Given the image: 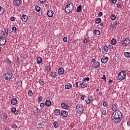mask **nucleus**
<instances>
[{
	"label": "nucleus",
	"instance_id": "obj_1",
	"mask_svg": "<svg viewBox=\"0 0 130 130\" xmlns=\"http://www.w3.org/2000/svg\"><path fill=\"white\" fill-rule=\"evenodd\" d=\"M121 113L120 111H116L112 115V119L113 121L117 123L121 121Z\"/></svg>",
	"mask_w": 130,
	"mask_h": 130
},
{
	"label": "nucleus",
	"instance_id": "obj_2",
	"mask_svg": "<svg viewBox=\"0 0 130 130\" xmlns=\"http://www.w3.org/2000/svg\"><path fill=\"white\" fill-rule=\"evenodd\" d=\"M74 10V4L70 3L68 4L66 7L64 9V12L66 14H70L72 11Z\"/></svg>",
	"mask_w": 130,
	"mask_h": 130
},
{
	"label": "nucleus",
	"instance_id": "obj_3",
	"mask_svg": "<svg viewBox=\"0 0 130 130\" xmlns=\"http://www.w3.org/2000/svg\"><path fill=\"white\" fill-rule=\"evenodd\" d=\"M125 77H126V75L124 71H121L118 74V79L119 80V81H122L124 80V79H125Z\"/></svg>",
	"mask_w": 130,
	"mask_h": 130
},
{
	"label": "nucleus",
	"instance_id": "obj_4",
	"mask_svg": "<svg viewBox=\"0 0 130 130\" xmlns=\"http://www.w3.org/2000/svg\"><path fill=\"white\" fill-rule=\"evenodd\" d=\"M76 110L78 113L82 114L84 111V107L81 104H78L76 106Z\"/></svg>",
	"mask_w": 130,
	"mask_h": 130
},
{
	"label": "nucleus",
	"instance_id": "obj_5",
	"mask_svg": "<svg viewBox=\"0 0 130 130\" xmlns=\"http://www.w3.org/2000/svg\"><path fill=\"white\" fill-rule=\"evenodd\" d=\"M12 73H7L4 75V78L6 81H10L12 79Z\"/></svg>",
	"mask_w": 130,
	"mask_h": 130
},
{
	"label": "nucleus",
	"instance_id": "obj_6",
	"mask_svg": "<svg viewBox=\"0 0 130 130\" xmlns=\"http://www.w3.org/2000/svg\"><path fill=\"white\" fill-rule=\"evenodd\" d=\"M130 43V40L128 38L125 39L124 41H122L121 44L122 46H126Z\"/></svg>",
	"mask_w": 130,
	"mask_h": 130
},
{
	"label": "nucleus",
	"instance_id": "obj_7",
	"mask_svg": "<svg viewBox=\"0 0 130 130\" xmlns=\"http://www.w3.org/2000/svg\"><path fill=\"white\" fill-rule=\"evenodd\" d=\"M7 43V40L5 39V37L0 36V45H5Z\"/></svg>",
	"mask_w": 130,
	"mask_h": 130
},
{
	"label": "nucleus",
	"instance_id": "obj_8",
	"mask_svg": "<svg viewBox=\"0 0 130 130\" xmlns=\"http://www.w3.org/2000/svg\"><path fill=\"white\" fill-rule=\"evenodd\" d=\"M109 59V58H108V57L103 56L101 59V62L102 63H106V62L108 61Z\"/></svg>",
	"mask_w": 130,
	"mask_h": 130
},
{
	"label": "nucleus",
	"instance_id": "obj_9",
	"mask_svg": "<svg viewBox=\"0 0 130 130\" xmlns=\"http://www.w3.org/2000/svg\"><path fill=\"white\" fill-rule=\"evenodd\" d=\"M11 103L13 105H16L18 103V100L17 99L13 98L11 100Z\"/></svg>",
	"mask_w": 130,
	"mask_h": 130
},
{
	"label": "nucleus",
	"instance_id": "obj_10",
	"mask_svg": "<svg viewBox=\"0 0 130 130\" xmlns=\"http://www.w3.org/2000/svg\"><path fill=\"white\" fill-rule=\"evenodd\" d=\"M69 113L67 111H62L61 112V115L62 117H68Z\"/></svg>",
	"mask_w": 130,
	"mask_h": 130
},
{
	"label": "nucleus",
	"instance_id": "obj_11",
	"mask_svg": "<svg viewBox=\"0 0 130 130\" xmlns=\"http://www.w3.org/2000/svg\"><path fill=\"white\" fill-rule=\"evenodd\" d=\"M21 20L22 21V22H27V21H28V16L23 14L22 16H21Z\"/></svg>",
	"mask_w": 130,
	"mask_h": 130
},
{
	"label": "nucleus",
	"instance_id": "obj_12",
	"mask_svg": "<svg viewBox=\"0 0 130 130\" xmlns=\"http://www.w3.org/2000/svg\"><path fill=\"white\" fill-rule=\"evenodd\" d=\"M118 107V106L116 104H113L112 105V110L113 111H116L117 110V108Z\"/></svg>",
	"mask_w": 130,
	"mask_h": 130
},
{
	"label": "nucleus",
	"instance_id": "obj_13",
	"mask_svg": "<svg viewBox=\"0 0 130 130\" xmlns=\"http://www.w3.org/2000/svg\"><path fill=\"white\" fill-rule=\"evenodd\" d=\"M47 16L49 18H52L53 17V11L52 10H49L47 12Z\"/></svg>",
	"mask_w": 130,
	"mask_h": 130
},
{
	"label": "nucleus",
	"instance_id": "obj_14",
	"mask_svg": "<svg viewBox=\"0 0 130 130\" xmlns=\"http://www.w3.org/2000/svg\"><path fill=\"white\" fill-rule=\"evenodd\" d=\"M58 74L59 75H63L64 74V70L62 68H60L58 70Z\"/></svg>",
	"mask_w": 130,
	"mask_h": 130
},
{
	"label": "nucleus",
	"instance_id": "obj_15",
	"mask_svg": "<svg viewBox=\"0 0 130 130\" xmlns=\"http://www.w3.org/2000/svg\"><path fill=\"white\" fill-rule=\"evenodd\" d=\"M34 113L35 115H39V114L40 113V110H39V109L36 108L34 110Z\"/></svg>",
	"mask_w": 130,
	"mask_h": 130
},
{
	"label": "nucleus",
	"instance_id": "obj_16",
	"mask_svg": "<svg viewBox=\"0 0 130 130\" xmlns=\"http://www.w3.org/2000/svg\"><path fill=\"white\" fill-rule=\"evenodd\" d=\"M111 48V46L108 45V46H104L103 47L104 51H106V52H107L108 50H109V48Z\"/></svg>",
	"mask_w": 130,
	"mask_h": 130
},
{
	"label": "nucleus",
	"instance_id": "obj_17",
	"mask_svg": "<svg viewBox=\"0 0 130 130\" xmlns=\"http://www.w3.org/2000/svg\"><path fill=\"white\" fill-rule=\"evenodd\" d=\"M61 106L62 108H63L64 109H68L69 108V106H68V105L64 103H62L61 104Z\"/></svg>",
	"mask_w": 130,
	"mask_h": 130
},
{
	"label": "nucleus",
	"instance_id": "obj_18",
	"mask_svg": "<svg viewBox=\"0 0 130 130\" xmlns=\"http://www.w3.org/2000/svg\"><path fill=\"white\" fill-rule=\"evenodd\" d=\"M94 68H95V69H98V68H99L100 67V62L98 61H96L93 64Z\"/></svg>",
	"mask_w": 130,
	"mask_h": 130
},
{
	"label": "nucleus",
	"instance_id": "obj_19",
	"mask_svg": "<svg viewBox=\"0 0 130 130\" xmlns=\"http://www.w3.org/2000/svg\"><path fill=\"white\" fill-rule=\"evenodd\" d=\"M50 76L51 78H56V72H52L50 73Z\"/></svg>",
	"mask_w": 130,
	"mask_h": 130
},
{
	"label": "nucleus",
	"instance_id": "obj_20",
	"mask_svg": "<svg viewBox=\"0 0 130 130\" xmlns=\"http://www.w3.org/2000/svg\"><path fill=\"white\" fill-rule=\"evenodd\" d=\"M54 114L56 116H58L60 114V111L58 109H55L54 111Z\"/></svg>",
	"mask_w": 130,
	"mask_h": 130
},
{
	"label": "nucleus",
	"instance_id": "obj_21",
	"mask_svg": "<svg viewBox=\"0 0 130 130\" xmlns=\"http://www.w3.org/2000/svg\"><path fill=\"white\" fill-rule=\"evenodd\" d=\"M72 85L71 83H67L65 85V88L67 89H71L72 88Z\"/></svg>",
	"mask_w": 130,
	"mask_h": 130
},
{
	"label": "nucleus",
	"instance_id": "obj_22",
	"mask_svg": "<svg viewBox=\"0 0 130 130\" xmlns=\"http://www.w3.org/2000/svg\"><path fill=\"white\" fill-rule=\"evenodd\" d=\"M45 105H46V106H47L48 107H49L51 105V102L49 100H47L45 102Z\"/></svg>",
	"mask_w": 130,
	"mask_h": 130
},
{
	"label": "nucleus",
	"instance_id": "obj_23",
	"mask_svg": "<svg viewBox=\"0 0 130 130\" xmlns=\"http://www.w3.org/2000/svg\"><path fill=\"white\" fill-rule=\"evenodd\" d=\"M81 11H82V5H79L77 8L76 12H77V13H80V12H81Z\"/></svg>",
	"mask_w": 130,
	"mask_h": 130
},
{
	"label": "nucleus",
	"instance_id": "obj_24",
	"mask_svg": "<svg viewBox=\"0 0 130 130\" xmlns=\"http://www.w3.org/2000/svg\"><path fill=\"white\" fill-rule=\"evenodd\" d=\"M21 1L20 0H15L14 2V5L16 6H20Z\"/></svg>",
	"mask_w": 130,
	"mask_h": 130
},
{
	"label": "nucleus",
	"instance_id": "obj_25",
	"mask_svg": "<svg viewBox=\"0 0 130 130\" xmlns=\"http://www.w3.org/2000/svg\"><path fill=\"white\" fill-rule=\"evenodd\" d=\"M87 86H88V84L87 83H86V82H83L81 84V88H86V87H87Z\"/></svg>",
	"mask_w": 130,
	"mask_h": 130
},
{
	"label": "nucleus",
	"instance_id": "obj_26",
	"mask_svg": "<svg viewBox=\"0 0 130 130\" xmlns=\"http://www.w3.org/2000/svg\"><path fill=\"white\" fill-rule=\"evenodd\" d=\"M37 63H38L39 64L41 63V62H42V58L39 57L37 59Z\"/></svg>",
	"mask_w": 130,
	"mask_h": 130
},
{
	"label": "nucleus",
	"instance_id": "obj_27",
	"mask_svg": "<svg viewBox=\"0 0 130 130\" xmlns=\"http://www.w3.org/2000/svg\"><path fill=\"white\" fill-rule=\"evenodd\" d=\"M124 55L125 57L128 58L130 57V52H124Z\"/></svg>",
	"mask_w": 130,
	"mask_h": 130
},
{
	"label": "nucleus",
	"instance_id": "obj_28",
	"mask_svg": "<svg viewBox=\"0 0 130 130\" xmlns=\"http://www.w3.org/2000/svg\"><path fill=\"white\" fill-rule=\"evenodd\" d=\"M93 33L95 35H100L101 32L99 30L95 29L94 30Z\"/></svg>",
	"mask_w": 130,
	"mask_h": 130
},
{
	"label": "nucleus",
	"instance_id": "obj_29",
	"mask_svg": "<svg viewBox=\"0 0 130 130\" xmlns=\"http://www.w3.org/2000/svg\"><path fill=\"white\" fill-rule=\"evenodd\" d=\"M5 13V9L0 6V15H3Z\"/></svg>",
	"mask_w": 130,
	"mask_h": 130
},
{
	"label": "nucleus",
	"instance_id": "obj_30",
	"mask_svg": "<svg viewBox=\"0 0 130 130\" xmlns=\"http://www.w3.org/2000/svg\"><path fill=\"white\" fill-rule=\"evenodd\" d=\"M102 20L101 18H98L95 20V23L96 24H100L101 23Z\"/></svg>",
	"mask_w": 130,
	"mask_h": 130
},
{
	"label": "nucleus",
	"instance_id": "obj_31",
	"mask_svg": "<svg viewBox=\"0 0 130 130\" xmlns=\"http://www.w3.org/2000/svg\"><path fill=\"white\" fill-rule=\"evenodd\" d=\"M35 9L36 11L38 12H39L41 10V8L38 6H36L35 7Z\"/></svg>",
	"mask_w": 130,
	"mask_h": 130
},
{
	"label": "nucleus",
	"instance_id": "obj_32",
	"mask_svg": "<svg viewBox=\"0 0 130 130\" xmlns=\"http://www.w3.org/2000/svg\"><path fill=\"white\" fill-rule=\"evenodd\" d=\"M111 44L112 45H115L116 44V40L113 39L111 41Z\"/></svg>",
	"mask_w": 130,
	"mask_h": 130
},
{
	"label": "nucleus",
	"instance_id": "obj_33",
	"mask_svg": "<svg viewBox=\"0 0 130 130\" xmlns=\"http://www.w3.org/2000/svg\"><path fill=\"white\" fill-rule=\"evenodd\" d=\"M1 116L3 118V119H5V118H7V117H8V115H7V113H3Z\"/></svg>",
	"mask_w": 130,
	"mask_h": 130
},
{
	"label": "nucleus",
	"instance_id": "obj_34",
	"mask_svg": "<svg viewBox=\"0 0 130 130\" xmlns=\"http://www.w3.org/2000/svg\"><path fill=\"white\" fill-rule=\"evenodd\" d=\"M111 20H112L113 21H114V20H115V19H116V16H115V14H112L111 15Z\"/></svg>",
	"mask_w": 130,
	"mask_h": 130
},
{
	"label": "nucleus",
	"instance_id": "obj_35",
	"mask_svg": "<svg viewBox=\"0 0 130 130\" xmlns=\"http://www.w3.org/2000/svg\"><path fill=\"white\" fill-rule=\"evenodd\" d=\"M88 42H90V40L89 39L85 38L83 40V43H88Z\"/></svg>",
	"mask_w": 130,
	"mask_h": 130
},
{
	"label": "nucleus",
	"instance_id": "obj_36",
	"mask_svg": "<svg viewBox=\"0 0 130 130\" xmlns=\"http://www.w3.org/2000/svg\"><path fill=\"white\" fill-rule=\"evenodd\" d=\"M116 26H118V21H116L115 23L113 24L112 27L113 28H116V27H115Z\"/></svg>",
	"mask_w": 130,
	"mask_h": 130
},
{
	"label": "nucleus",
	"instance_id": "obj_37",
	"mask_svg": "<svg viewBox=\"0 0 130 130\" xmlns=\"http://www.w3.org/2000/svg\"><path fill=\"white\" fill-rule=\"evenodd\" d=\"M45 70L46 71H47V72H50V70H51V68H50V67L49 66H47L45 68Z\"/></svg>",
	"mask_w": 130,
	"mask_h": 130
},
{
	"label": "nucleus",
	"instance_id": "obj_38",
	"mask_svg": "<svg viewBox=\"0 0 130 130\" xmlns=\"http://www.w3.org/2000/svg\"><path fill=\"white\" fill-rule=\"evenodd\" d=\"M12 32L13 33H16V32H17V27H16V26H13L12 27Z\"/></svg>",
	"mask_w": 130,
	"mask_h": 130
},
{
	"label": "nucleus",
	"instance_id": "obj_39",
	"mask_svg": "<svg viewBox=\"0 0 130 130\" xmlns=\"http://www.w3.org/2000/svg\"><path fill=\"white\" fill-rule=\"evenodd\" d=\"M5 33H6V35H9V29H8L7 28H5L4 34H5Z\"/></svg>",
	"mask_w": 130,
	"mask_h": 130
},
{
	"label": "nucleus",
	"instance_id": "obj_40",
	"mask_svg": "<svg viewBox=\"0 0 130 130\" xmlns=\"http://www.w3.org/2000/svg\"><path fill=\"white\" fill-rule=\"evenodd\" d=\"M53 125L55 127H58V123L56 121L54 122Z\"/></svg>",
	"mask_w": 130,
	"mask_h": 130
},
{
	"label": "nucleus",
	"instance_id": "obj_41",
	"mask_svg": "<svg viewBox=\"0 0 130 130\" xmlns=\"http://www.w3.org/2000/svg\"><path fill=\"white\" fill-rule=\"evenodd\" d=\"M16 110H17V109H16V108L14 107L12 108L11 109V111L13 113H15V112H16Z\"/></svg>",
	"mask_w": 130,
	"mask_h": 130
},
{
	"label": "nucleus",
	"instance_id": "obj_42",
	"mask_svg": "<svg viewBox=\"0 0 130 130\" xmlns=\"http://www.w3.org/2000/svg\"><path fill=\"white\" fill-rule=\"evenodd\" d=\"M7 62L8 66H11V64H12V61L10 60L9 59H7Z\"/></svg>",
	"mask_w": 130,
	"mask_h": 130
},
{
	"label": "nucleus",
	"instance_id": "obj_43",
	"mask_svg": "<svg viewBox=\"0 0 130 130\" xmlns=\"http://www.w3.org/2000/svg\"><path fill=\"white\" fill-rule=\"evenodd\" d=\"M117 7L118 9H121V8H122V4H117Z\"/></svg>",
	"mask_w": 130,
	"mask_h": 130
},
{
	"label": "nucleus",
	"instance_id": "obj_44",
	"mask_svg": "<svg viewBox=\"0 0 130 130\" xmlns=\"http://www.w3.org/2000/svg\"><path fill=\"white\" fill-rule=\"evenodd\" d=\"M28 96H32L33 95V92H32V90H29V91L28 92Z\"/></svg>",
	"mask_w": 130,
	"mask_h": 130
},
{
	"label": "nucleus",
	"instance_id": "obj_45",
	"mask_svg": "<svg viewBox=\"0 0 130 130\" xmlns=\"http://www.w3.org/2000/svg\"><path fill=\"white\" fill-rule=\"evenodd\" d=\"M103 106H104V107H107V106H108V103L104 102L103 103Z\"/></svg>",
	"mask_w": 130,
	"mask_h": 130
},
{
	"label": "nucleus",
	"instance_id": "obj_46",
	"mask_svg": "<svg viewBox=\"0 0 130 130\" xmlns=\"http://www.w3.org/2000/svg\"><path fill=\"white\" fill-rule=\"evenodd\" d=\"M90 80V78L89 77H87V78H84L83 79V81L84 82H86V81H89Z\"/></svg>",
	"mask_w": 130,
	"mask_h": 130
},
{
	"label": "nucleus",
	"instance_id": "obj_47",
	"mask_svg": "<svg viewBox=\"0 0 130 130\" xmlns=\"http://www.w3.org/2000/svg\"><path fill=\"white\" fill-rule=\"evenodd\" d=\"M45 105V104H44V103H41L40 104V107H41V108H43V107H44Z\"/></svg>",
	"mask_w": 130,
	"mask_h": 130
},
{
	"label": "nucleus",
	"instance_id": "obj_48",
	"mask_svg": "<svg viewBox=\"0 0 130 130\" xmlns=\"http://www.w3.org/2000/svg\"><path fill=\"white\" fill-rule=\"evenodd\" d=\"M11 126L13 128H17L18 127V126L16 124H12L11 125Z\"/></svg>",
	"mask_w": 130,
	"mask_h": 130
},
{
	"label": "nucleus",
	"instance_id": "obj_49",
	"mask_svg": "<svg viewBox=\"0 0 130 130\" xmlns=\"http://www.w3.org/2000/svg\"><path fill=\"white\" fill-rule=\"evenodd\" d=\"M22 84H23V82L22 81L18 82V85L19 87H21V86H22Z\"/></svg>",
	"mask_w": 130,
	"mask_h": 130
},
{
	"label": "nucleus",
	"instance_id": "obj_50",
	"mask_svg": "<svg viewBox=\"0 0 130 130\" xmlns=\"http://www.w3.org/2000/svg\"><path fill=\"white\" fill-rule=\"evenodd\" d=\"M43 98L42 96H40L38 99V102H41L42 101Z\"/></svg>",
	"mask_w": 130,
	"mask_h": 130
},
{
	"label": "nucleus",
	"instance_id": "obj_51",
	"mask_svg": "<svg viewBox=\"0 0 130 130\" xmlns=\"http://www.w3.org/2000/svg\"><path fill=\"white\" fill-rule=\"evenodd\" d=\"M102 114H103V115H105V114H106V110H103Z\"/></svg>",
	"mask_w": 130,
	"mask_h": 130
},
{
	"label": "nucleus",
	"instance_id": "obj_52",
	"mask_svg": "<svg viewBox=\"0 0 130 130\" xmlns=\"http://www.w3.org/2000/svg\"><path fill=\"white\" fill-rule=\"evenodd\" d=\"M39 83L41 86H43V85H44V81H40Z\"/></svg>",
	"mask_w": 130,
	"mask_h": 130
},
{
	"label": "nucleus",
	"instance_id": "obj_53",
	"mask_svg": "<svg viewBox=\"0 0 130 130\" xmlns=\"http://www.w3.org/2000/svg\"><path fill=\"white\" fill-rule=\"evenodd\" d=\"M63 41H64V42H67V41H68V38L67 37H64L63 39Z\"/></svg>",
	"mask_w": 130,
	"mask_h": 130
},
{
	"label": "nucleus",
	"instance_id": "obj_54",
	"mask_svg": "<svg viewBox=\"0 0 130 130\" xmlns=\"http://www.w3.org/2000/svg\"><path fill=\"white\" fill-rule=\"evenodd\" d=\"M10 20H11V21H15V20H16V18L14 17H11L10 18Z\"/></svg>",
	"mask_w": 130,
	"mask_h": 130
},
{
	"label": "nucleus",
	"instance_id": "obj_55",
	"mask_svg": "<svg viewBox=\"0 0 130 130\" xmlns=\"http://www.w3.org/2000/svg\"><path fill=\"white\" fill-rule=\"evenodd\" d=\"M46 1V0H40V3H41V4H44Z\"/></svg>",
	"mask_w": 130,
	"mask_h": 130
},
{
	"label": "nucleus",
	"instance_id": "obj_56",
	"mask_svg": "<svg viewBox=\"0 0 130 130\" xmlns=\"http://www.w3.org/2000/svg\"><path fill=\"white\" fill-rule=\"evenodd\" d=\"M102 15H103V13H102V12H100V13L98 14L99 17H102Z\"/></svg>",
	"mask_w": 130,
	"mask_h": 130
},
{
	"label": "nucleus",
	"instance_id": "obj_57",
	"mask_svg": "<svg viewBox=\"0 0 130 130\" xmlns=\"http://www.w3.org/2000/svg\"><path fill=\"white\" fill-rule=\"evenodd\" d=\"M89 100V101H93V100H94V98H92V96L88 98V99Z\"/></svg>",
	"mask_w": 130,
	"mask_h": 130
},
{
	"label": "nucleus",
	"instance_id": "obj_58",
	"mask_svg": "<svg viewBox=\"0 0 130 130\" xmlns=\"http://www.w3.org/2000/svg\"><path fill=\"white\" fill-rule=\"evenodd\" d=\"M86 103L87 104H90V103H91V102L90 101V100H87L86 101Z\"/></svg>",
	"mask_w": 130,
	"mask_h": 130
},
{
	"label": "nucleus",
	"instance_id": "obj_59",
	"mask_svg": "<svg viewBox=\"0 0 130 130\" xmlns=\"http://www.w3.org/2000/svg\"><path fill=\"white\" fill-rule=\"evenodd\" d=\"M18 113H19V111L16 110L15 112L14 113L15 115H18Z\"/></svg>",
	"mask_w": 130,
	"mask_h": 130
},
{
	"label": "nucleus",
	"instance_id": "obj_60",
	"mask_svg": "<svg viewBox=\"0 0 130 130\" xmlns=\"http://www.w3.org/2000/svg\"><path fill=\"white\" fill-rule=\"evenodd\" d=\"M85 97H86V95H82L81 96V99H82V100H84V99L85 98Z\"/></svg>",
	"mask_w": 130,
	"mask_h": 130
},
{
	"label": "nucleus",
	"instance_id": "obj_61",
	"mask_svg": "<svg viewBox=\"0 0 130 130\" xmlns=\"http://www.w3.org/2000/svg\"><path fill=\"white\" fill-rule=\"evenodd\" d=\"M45 7L46 8L48 9L49 8V4H46Z\"/></svg>",
	"mask_w": 130,
	"mask_h": 130
},
{
	"label": "nucleus",
	"instance_id": "obj_62",
	"mask_svg": "<svg viewBox=\"0 0 130 130\" xmlns=\"http://www.w3.org/2000/svg\"><path fill=\"white\" fill-rule=\"evenodd\" d=\"M91 61H92V62H93V63H95L96 62V59H92L91 60Z\"/></svg>",
	"mask_w": 130,
	"mask_h": 130
},
{
	"label": "nucleus",
	"instance_id": "obj_63",
	"mask_svg": "<svg viewBox=\"0 0 130 130\" xmlns=\"http://www.w3.org/2000/svg\"><path fill=\"white\" fill-rule=\"evenodd\" d=\"M117 0H112V4H116Z\"/></svg>",
	"mask_w": 130,
	"mask_h": 130
},
{
	"label": "nucleus",
	"instance_id": "obj_64",
	"mask_svg": "<svg viewBox=\"0 0 130 130\" xmlns=\"http://www.w3.org/2000/svg\"><path fill=\"white\" fill-rule=\"evenodd\" d=\"M102 79H103L104 80L106 81V78H105V75H103V77H102Z\"/></svg>",
	"mask_w": 130,
	"mask_h": 130
}]
</instances>
